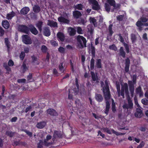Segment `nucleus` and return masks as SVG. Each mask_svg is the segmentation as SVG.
<instances>
[{
  "label": "nucleus",
  "mask_w": 148,
  "mask_h": 148,
  "mask_svg": "<svg viewBox=\"0 0 148 148\" xmlns=\"http://www.w3.org/2000/svg\"><path fill=\"white\" fill-rule=\"evenodd\" d=\"M64 135L63 133L60 131H55L53 135V141L50 142L49 140H51V137L50 135H47L46 137V139H45L43 142L41 140H40V142L38 145V148H42V145L48 146L51 144L55 140H57L58 138H61L63 137Z\"/></svg>",
  "instance_id": "obj_1"
},
{
  "label": "nucleus",
  "mask_w": 148,
  "mask_h": 148,
  "mask_svg": "<svg viewBox=\"0 0 148 148\" xmlns=\"http://www.w3.org/2000/svg\"><path fill=\"white\" fill-rule=\"evenodd\" d=\"M101 85L106 100V106L105 113L107 114L109 109L110 105L108 100L110 99V97L108 81H105V84L103 82H101Z\"/></svg>",
  "instance_id": "obj_2"
},
{
  "label": "nucleus",
  "mask_w": 148,
  "mask_h": 148,
  "mask_svg": "<svg viewBox=\"0 0 148 148\" xmlns=\"http://www.w3.org/2000/svg\"><path fill=\"white\" fill-rule=\"evenodd\" d=\"M121 85V93L120 85L117 82L116 83V87L119 96H120V95H121L122 96L123 98H124L125 93L127 95H128V85L127 83H125L122 84Z\"/></svg>",
  "instance_id": "obj_3"
},
{
  "label": "nucleus",
  "mask_w": 148,
  "mask_h": 148,
  "mask_svg": "<svg viewBox=\"0 0 148 148\" xmlns=\"http://www.w3.org/2000/svg\"><path fill=\"white\" fill-rule=\"evenodd\" d=\"M128 104H125L123 106V108L126 110L127 115H128L130 113V111L132 109L133 105L132 101L130 97L128 98Z\"/></svg>",
  "instance_id": "obj_4"
},
{
  "label": "nucleus",
  "mask_w": 148,
  "mask_h": 148,
  "mask_svg": "<svg viewBox=\"0 0 148 148\" xmlns=\"http://www.w3.org/2000/svg\"><path fill=\"white\" fill-rule=\"evenodd\" d=\"M88 1L90 4L92 5L93 10H97L100 9V6L97 1L95 0H88Z\"/></svg>",
  "instance_id": "obj_5"
},
{
  "label": "nucleus",
  "mask_w": 148,
  "mask_h": 148,
  "mask_svg": "<svg viewBox=\"0 0 148 148\" xmlns=\"http://www.w3.org/2000/svg\"><path fill=\"white\" fill-rule=\"evenodd\" d=\"M22 41L26 44H31L32 43L30 37L27 35L22 36Z\"/></svg>",
  "instance_id": "obj_6"
},
{
  "label": "nucleus",
  "mask_w": 148,
  "mask_h": 148,
  "mask_svg": "<svg viewBox=\"0 0 148 148\" xmlns=\"http://www.w3.org/2000/svg\"><path fill=\"white\" fill-rule=\"evenodd\" d=\"M77 40L82 47H83L82 42L85 47H86V39L82 36L79 35L77 37Z\"/></svg>",
  "instance_id": "obj_7"
},
{
  "label": "nucleus",
  "mask_w": 148,
  "mask_h": 148,
  "mask_svg": "<svg viewBox=\"0 0 148 148\" xmlns=\"http://www.w3.org/2000/svg\"><path fill=\"white\" fill-rule=\"evenodd\" d=\"M103 130L105 132H106L107 133L109 134H111L112 133H114L117 136L123 135L125 134L122 133L117 132L114 131V130L113 129L110 130L107 128H104Z\"/></svg>",
  "instance_id": "obj_8"
},
{
  "label": "nucleus",
  "mask_w": 148,
  "mask_h": 148,
  "mask_svg": "<svg viewBox=\"0 0 148 148\" xmlns=\"http://www.w3.org/2000/svg\"><path fill=\"white\" fill-rule=\"evenodd\" d=\"M18 30L21 32L26 34H28L29 32V29L26 26L21 25L19 26Z\"/></svg>",
  "instance_id": "obj_9"
},
{
  "label": "nucleus",
  "mask_w": 148,
  "mask_h": 148,
  "mask_svg": "<svg viewBox=\"0 0 148 148\" xmlns=\"http://www.w3.org/2000/svg\"><path fill=\"white\" fill-rule=\"evenodd\" d=\"M148 20L147 18L144 17H142L140 19V21L139 20L136 23V25L138 27H140L141 25H143V22H146Z\"/></svg>",
  "instance_id": "obj_10"
},
{
  "label": "nucleus",
  "mask_w": 148,
  "mask_h": 148,
  "mask_svg": "<svg viewBox=\"0 0 148 148\" xmlns=\"http://www.w3.org/2000/svg\"><path fill=\"white\" fill-rule=\"evenodd\" d=\"M132 82L131 81H128V84L130 86V91L131 93V95L132 97L133 96L134 88L133 85L132 84Z\"/></svg>",
  "instance_id": "obj_11"
},
{
  "label": "nucleus",
  "mask_w": 148,
  "mask_h": 148,
  "mask_svg": "<svg viewBox=\"0 0 148 148\" xmlns=\"http://www.w3.org/2000/svg\"><path fill=\"white\" fill-rule=\"evenodd\" d=\"M135 116L138 117H140L143 116L141 109L140 108H137L135 114Z\"/></svg>",
  "instance_id": "obj_12"
},
{
  "label": "nucleus",
  "mask_w": 148,
  "mask_h": 148,
  "mask_svg": "<svg viewBox=\"0 0 148 148\" xmlns=\"http://www.w3.org/2000/svg\"><path fill=\"white\" fill-rule=\"evenodd\" d=\"M47 25L51 27H55L57 26V23L56 22L53 21L48 20Z\"/></svg>",
  "instance_id": "obj_13"
},
{
  "label": "nucleus",
  "mask_w": 148,
  "mask_h": 148,
  "mask_svg": "<svg viewBox=\"0 0 148 148\" xmlns=\"http://www.w3.org/2000/svg\"><path fill=\"white\" fill-rule=\"evenodd\" d=\"M58 40L63 41L64 39V36L63 34L61 32H59L57 34Z\"/></svg>",
  "instance_id": "obj_14"
},
{
  "label": "nucleus",
  "mask_w": 148,
  "mask_h": 148,
  "mask_svg": "<svg viewBox=\"0 0 148 148\" xmlns=\"http://www.w3.org/2000/svg\"><path fill=\"white\" fill-rule=\"evenodd\" d=\"M68 32L70 36H73L75 34L76 31L74 28L69 27L68 29Z\"/></svg>",
  "instance_id": "obj_15"
},
{
  "label": "nucleus",
  "mask_w": 148,
  "mask_h": 148,
  "mask_svg": "<svg viewBox=\"0 0 148 148\" xmlns=\"http://www.w3.org/2000/svg\"><path fill=\"white\" fill-rule=\"evenodd\" d=\"M47 113L51 115L56 116L57 115L56 111L53 109H49L47 110Z\"/></svg>",
  "instance_id": "obj_16"
},
{
  "label": "nucleus",
  "mask_w": 148,
  "mask_h": 148,
  "mask_svg": "<svg viewBox=\"0 0 148 148\" xmlns=\"http://www.w3.org/2000/svg\"><path fill=\"white\" fill-rule=\"evenodd\" d=\"M46 125V123L45 122H41L37 124L36 127L39 129H42Z\"/></svg>",
  "instance_id": "obj_17"
},
{
  "label": "nucleus",
  "mask_w": 148,
  "mask_h": 148,
  "mask_svg": "<svg viewBox=\"0 0 148 148\" xmlns=\"http://www.w3.org/2000/svg\"><path fill=\"white\" fill-rule=\"evenodd\" d=\"M29 8L28 7H25L23 8L21 10L20 12L23 14H27L29 11Z\"/></svg>",
  "instance_id": "obj_18"
},
{
  "label": "nucleus",
  "mask_w": 148,
  "mask_h": 148,
  "mask_svg": "<svg viewBox=\"0 0 148 148\" xmlns=\"http://www.w3.org/2000/svg\"><path fill=\"white\" fill-rule=\"evenodd\" d=\"M2 25L3 27L5 29H8L10 26V24L7 20H4L2 22Z\"/></svg>",
  "instance_id": "obj_19"
},
{
  "label": "nucleus",
  "mask_w": 148,
  "mask_h": 148,
  "mask_svg": "<svg viewBox=\"0 0 148 148\" xmlns=\"http://www.w3.org/2000/svg\"><path fill=\"white\" fill-rule=\"evenodd\" d=\"M29 29L31 32L34 35H36L38 33V32L36 29L33 26L31 25L29 26Z\"/></svg>",
  "instance_id": "obj_20"
},
{
  "label": "nucleus",
  "mask_w": 148,
  "mask_h": 148,
  "mask_svg": "<svg viewBox=\"0 0 148 148\" xmlns=\"http://www.w3.org/2000/svg\"><path fill=\"white\" fill-rule=\"evenodd\" d=\"M136 94H138L140 97L143 96V92L142 91L140 87H139L136 89Z\"/></svg>",
  "instance_id": "obj_21"
},
{
  "label": "nucleus",
  "mask_w": 148,
  "mask_h": 148,
  "mask_svg": "<svg viewBox=\"0 0 148 148\" xmlns=\"http://www.w3.org/2000/svg\"><path fill=\"white\" fill-rule=\"evenodd\" d=\"M73 16L75 18H78L82 15L81 12L78 11H75L73 13Z\"/></svg>",
  "instance_id": "obj_22"
},
{
  "label": "nucleus",
  "mask_w": 148,
  "mask_h": 148,
  "mask_svg": "<svg viewBox=\"0 0 148 148\" xmlns=\"http://www.w3.org/2000/svg\"><path fill=\"white\" fill-rule=\"evenodd\" d=\"M58 20L59 22L68 24L69 23V21L62 17H60L58 18Z\"/></svg>",
  "instance_id": "obj_23"
},
{
  "label": "nucleus",
  "mask_w": 148,
  "mask_h": 148,
  "mask_svg": "<svg viewBox=\"0 0 148 148\" xmlns=\"http://www.w3.org/2000/svg\"><path fill=\"white\" fill-rule=\"evenodd\" d=\"M92 77L93 81H96L97 82H99V80L98 79L97 75H96L93 72H91Z\"/></svg>",
  "instance_id": "obj_24"
},
{
  "label": "nucleus",
  "mask_w": 148,
  "mask_h": 148,
  "mask_svg": "<svg viewBox=\"0 0 148 148\" xmlns=\"http://www.w3.org/2000/svg\"><path fill=\"white\" fill-rule=\"evenodd\" d=\"M89 21L91 23H92L95 27H96L97 26L96 20L95 18L90 17Z\"/></svg>",
  "instance_id": "obj_25"
},
{
  "label": "nucleus",
  "mask_w": 148,
  "mask_h": 148,
  "mask_svg": "<svg viewBox=\"0 0 148 148\" xmlns=\"http://www.w3.org/2000/svg\"><path fill=\"white\" fill-rule=\"evenodd\" d=\"M95 99L99 102L103 100V97L101 95L99 94H96Z\"/></svg>",
  "instance_id": "obj_26"
},
{
  "label": "nucleus",
  "mask_w": 148,
  "mask_h": 148,
  "mask_svg": "<svg viewBox=\"0 0 148 148\" xmlns=\"http://www.w3.org/2000/svg\"><path fill=\"white\" fill-rule=\"evenodd\" d=\"M15 14L13 12L11 13L8 14L6 16V18L8 20L11 19L13 17L15 16Z\"/></svg>",
  "instance_id": "obj_27"
},
{
  "label": "nucleus",
  "mask_w": 148,
  "mask_h": 148,
  "mask_svg": "<svg viewBox=\"0 0 148 148\" xmlns=\"http://www.w3.org/2000/svg\"><path fill=\"white\" fill-rule=\"evenodd\" d=\"M44 33L45 35L47 36H49L51 34L49 29L47 27L44 29Z\"/></svg>",
  "instance_id": "obj_28"
},
{
  "label": "nucleus",
  "mask_w": 148,
  "mask_h": 148,
  "mask_svg": "<svg viewBox=\"0 0 148 148\" xmlns=\"http://www.w3.org/2000/svg\"><path fill=\"white\" fill-rule=\"evenodd\" d=\"M87 28L88 32L90 34H92L94 30L93 27L91 25L89 24L87 26Z\"/></svg>",
  "instance_id": "obj_29"
},
{
  "label": "nucleus",
  "mask_w": 148,
  "mask_h": 148,
  "mask_svg": "<svg viewBox=\"0 0 148 148\" xmlns=\"http://www.w3.org/2000/svg\"><path fill=\"white\" fill-rule=\"evenodd\" d=\"M27 68L25 64L23 63L21 67V72L22 73H24L27 70Z\"/></svg>",
  "instance_id": "obj_30"
},
{
  "label": "nucleus",
  "mask_w": 148,
  "mask_h": 148,
  "mask_svg": "<svg viewBox=\"0 0 148 148\" xmlns=\"http://www.w3.org/2000/svg\"><path fill=\"white\" fill-rule=\"evenodd\" d=\"M33 10L35 12H38L40 10V7L39 6L35 5L33 7Z\"/></svg>",
  "instance_id": "obj_31"
},
{
  "label": "nucleus",
  "mask_w": 148,
  "mask_h": 148,
  "mask_svg": "<svg viewBox=\"0 0 148 148\" xmlns=\"http://www.w3.org/2000/svg\"><path fill=\"white\" fill-rule=\"evenodd\" d=\"M42 24V22L41 21H40L38 22L36 24V27L40 31H41L42 30L41 27Z\"/></svg>",
  "instance_id": "obj_32"
},
{
  "label": "nucleus",
  "mask_w": 148,
  "mask_h": 148,
  "mask_svg": "<svg viewBox=\"0 0 148 148\" xmlns=\"http://www.w3.org/2000/svg\"><path fill=\"white\" fill-rule=\"evenodd\" d=\"M107 2L112 6L115 8V1L114 0H107Z\"/></svg>",
  "instance_id": "obj_33"
},
{
  "label": "nucleus",
  "mask_w": 148,
  "mask_h": 148,
  "mask_svg": "<svg viewBox=\"0 0 148 148\" xmlns=\"http://www.w3.org/2000/svg\"><path fill=\"white\" fill-rule=\"evenodd\" d=\"M5 43L8 48V51H9V49L10 47V44L8 40V38H6L5 39Z\"/></svg>",
  "instance_id": "obj_34"
},
{
  "label": "nucleus",
  "mask_w": 148,
  "mask_h": 148,
  "mask_svg": "<svg viewBox=\"0 0 148 148\" xmlns=\"http://www.w3.org/2000/svg\"><path fill=\"white\" fill-rule=\"evenodd\" d=\"M96 65L98 68H101V60L100 59H99L97 60Z\"/></svg>",
  "instance_id": "obj_35"
},
{
  "label": "nucleus",
  "mask_w": 148,
  "mask_h": 148,
  "mask_svg": "<svg viewBox=\"0 0 148 148\" xmlns=\"http://www.w3.org/2000/svg\"><path fill=\"white\" fill-rule=\"evenodd\" d=\"M120 53L121 56H122L123 58L125 57V53L123 51V48L122 47H121L120 49Z\"/></svg>",
  "instance_id": "obj_36"
},
{
  "label": "nucleus",
  "mask_w": 148,
  "mask_h": 148,
  "mask_svg": "<svg viewBox=\"0 0 148 148\" xmlns=\"http://www.w3.org/2000/svg\"><path fill=\"white\" fill-rule=\"evenodd\" d=\"M77 32L79 34H82L83 33V31L81 27H77L76 28Z\"/></svg>",
  "instance_id": "obj_37"
},
{
  "label": "nucleus",
  "mask_w": 148,
  "mask_h": 148,
  "mask_svg": "<svg viewBox=\"0 0 148 148\" xmlns=\"http://www.w3.org/2000/svg\"><path fill=\"white\" fill-rule=\"evenodd\" d=\"M83 6L80 4H78L75 6V9H77L79 10H82V9Z\"/></svg>",
  "instance_id": "obj_38"
},
{
  "label": "nucleus",
  "mask_w": 148,
  "mask_h": 148,
  "mask_svg": "<svg viewBox=\"0 0 148 148\" xmlns=\"http://www.w3.org/2000/svg\"><path fill=\"white\" fill-rule=\"evenodd\" d=\"M141 102L144 105H148V100L146 99H142Z\"/></svg>",
  "instance_id": "obj_39"
},
{
  "label": "nucleus",
  "mask_w": 148,
  "mask_h": 148,
  "mask_svg": "<svg viewBox=\"0 0 148 148\" xmlns=\"http://www.w3.org/2000/svg\"><path fill=\"white\" fill-rule=\"evenodd\" d=\"M3 66L5 67V68L6 69L7 71H8V73H9V72L10 71V69L9 67L7 65L6 63H4L3 64Z\"/></svg>",
  "instance_id": "obj_40"
},
{
  "label": "nucleus",
  "mask_w": 148,
  "mask_h": 148,
  "mask_svg": "<svg viewBox=\"0 0 148 148\" xmlns=\"http://www.w3.org/2000/svg\"><path fill=\"white\" fill-rule=\"evenodd\" d=\"M59 51L61 53H64L65 52V49L64 47H60L58 48Z\"/></svg>",
  "instance_id": "obj_41"
},
{
  "label": "nucleus",
  "mask_w": 148,
  "mask_h": 148,
  "mask_svg": "<svg viewBox=\"0 0 148 148\" xmlns=\"http://www.w3.org/2000/svg\"><path fill=\"white\" fill-rule=\"evenodd\" d=\"M105 8L107 11H110V6L107 3L105 4Z\"/></svg>",
  "instance_id": "obj_42"
},
{
  "label": "nucleus",
  "mask_w": 148,
  "mask_h": 148,
  "mask_svg": "<svg viewBox=\"0 0 148 148\" xmlns=\"http://www.w3.org/2000/svg\"><path fill=\"white\" fill-rule=\"evenodd\" d=\"M112 24H110L109 27H108L109 32L110 35L111 36L112 35V34L113 33V32L112 30Z\"/></svg>",
  "instance_id": "obj_43"
},
{
  "label": "nucleus",
  "mask_w": 148,
  "mask_h": 148,
  "mask_svg": "<svg viewBox=\"0 0 148 148\" xmlns=\"http://www.w3.org/2000/svg\"><path fill=\"white\" fill-rule=\"evenodd\" d=\"M41 50L42 52H46L47 50V48L45 46L43 45L41 47Z\"/></svg>",
  "instance_id": "obj_44"
},
{
  "label": "nucleus",
  "mask_w": 148,
  "mask_h": 148,
  "mask_svg": "<svg viewBox=\"0 0 148 148\" xmlns=\"http://www.w3.org/2000/svg\"><path fill=\"white\" fill-rule=\"evenodd\" d=\"M125 116H124L121 114H120L119 115L118 120L119 121H122L123 119L125 118Z\"/></svg>",
  "instance_id": "obj_45"
},
{
  "label": "nucleus",
  "mask_w": 148,
  "mask_h": 148,
  "mask_svg": "<svg viewBox=\"0 0 148 148\" xmlns=\"http://www.w3.org/2000/svg\"><path fill=\"white\" fill-rule=\"evenodd\" d=\"M134 100L135 104L137 106V107L138 108H140V106L138 103V101H137L136 97H134Z\"/></svg>",
  "instance_id": "obj_46"
},
{
  "label": "nucleus",
  "mask_w": 148,
  "mask_h": 148,
  "mask_svg": "<svg viewBox=\"0 0 148 148\" xmlns=\"http://www.w3.org/2000/svg\"><path fill=\"white\" fill-rule=\"evenodd\" d=\"M109 48L110 49L116 51L117 50V47L114 45H112L109 46Z\"/></svg>",
  "instance_id": "obj_47"
},
{
  "label": "nucleus",
  "mask_w": 148,
  "mask_h": 148,
  "mask_svg": "<svg viewBox=\"0 0 148 148\" xmlns=\"http://www.w3.org/2000/svg\"><path fill=\"white\" fill-rule=\"evenodd\" d=\"M59 67L60 71L62 72H63L64 69L63 66V63H62L60 64Z\"/></svg>",
  "instance_id": "obj_48"
},
{
  "label": "nucleus",
  "mask_w": 148,
  "mask_h": 148,
  "mask_svg": "<svg viewBox=\"0 0 148 148\" xmlns=\"http://www.w3.org/2000/svg\"><path fill=\"white\" fill-rule=\"evenodd\" d=\"M94 61L93 59H92L90 61V68L91 69H92L94 67Z\"/></svg>",
  "instance_id": "obj_49"
},
{
  "label": "nucleus",
  "mask_w": 148,
  "mask_h": 148,
  "mask_svg": "<svg viewBox=\"0 0 148 148\" xmlns=\"http://www.w3.org/2000/svg\"><path fill=\"white\" fill-rule=\"evenodd\" d=\"M25 56V53L23 52H22L20 55V59L21 60H23L24 59Z\"/></svg>",
  "instance_id": "obj_50"
},
{
  "label": "nucleus",
  "mask_w": 148,
  "mask_h": 148,
  "mask_svg": "<svg viewBox=\"0 0 148 148\" xmlns=\"http://www.w3.org/2000/svg\"><path fill=\"white\" fill-rule=\"evenodd\" d=\"M124 45L125 47L127 52V53H129V50L128 45L126 43H124Z\"/></svg>",
  "instance_id": "obj_51"
},
{
  "label": "nucleus",
  "mask_w": 148,
  "mask_h": 148,
  "mask_svg": "<svg viewBox=\"0 0 148 148\" xmlns=\"http://www.w3.org/2000/svg\"><path fill=\"white\" fill-rule=\"evenodd\" d=\"M26 81V79H18L17 80V82L19 83H25Z\"/></svg>",
  "instance_id": "obj_52"
},
{
  "label": "nucleus",
  "mask_w": 148,
  "mask_h": 148,
  "mask_svg": "<svg viewBox=\"0 0 148 148\" xmlns=\"http://www.w3.org/2000/svg\"><path fill=\"white\" fill-rule=\"evenodd\" d=\"M6 134L7 135L9 136L10 137L14 135V133L10 131L6 132Z\"/></svg>",
  "instance_id": "obj_53"
},
{
  "label": "nucleus",
  "mask_w": 148,
  "mask_h": 148,
  "mask_svg": "<svg viewBox=\"0 0 148 148\" xmlns=\"http://www.w3.org/2000/svg\"><path fill=\"white\" fill-rule=\"evenodd\" d=\"M97 18L99 20V22L101 23L103 22V18L102 16H97Z\"/></svg>",
  "instance_id": "obj_54"
},
{
  "label": "nucleus",
  "mask_w": 148,
  "mask_h": 148,
  "mask_svg": "<svg viewBox=\"0 0 148 148\" xmlns=\"http://www.w3.org/2000/svg\"><path fill=\"white\" fill-rule=\"evenodd\" d=\"M50 42L51 44L53 46H56L58 45L57 43L56 42V41L53 40H51L50 41Z\"/></svg>",
  "instance_id": "obj_55"
},
{
  "label": "nucleus",
  "mask_w": 148,
  "mask_h": 148,
  "mask_svg": "<svg viewBox=\"0 0 148 148\" xmlns=\"http://www.w3.org/2000/svg\"><path fill=\"white\" fill-rule=\"evenodd\" d=\"M14 63L12 60H10L8 62V65L9 66H12L14 65Z\"/></svg>",
  "instance_id": "obj_56"
},
{
  "label": "nucleus",
  "mask_w": 148,
  "mask_h": 148,
  "mask_svg": "<svg viewBox=\"0 0 148 148\" xmlns=\"http://www.w3.org/2000/svg\"><path fill=\"white\" fill-rule=\"evenodd\" d=\"M123 15H121L117 17V19L119 21H121L123 19Z\"/></svg>",
  "instance_id": "obj_57"
},
{
  "label": "nucleus",
  "mask_w": 148,
  "mask_h": 148,
  "mask_svg": "<svg viewBox=\"0 0 148 148\" xmlns=\"http://www.w3.org/2000/svg\"><path fill=\"white\" fill-rule=\"evenodd\" d=\"M136 78V75H134L132 77V81L134 84L135 83Z\"/></svg>",
  "instance_id": "obj_58"
},
{
  "label": "nucleus",
  "mask_w": 148,
  "mask_h": 148,
  "mask_svg": "<svg viewBox=\"0 0 148 148\" xmlns=\"http://www.w3.org/2000/svg\"><path fill=\"white\" fill-rule=\"evenodd\" d=\"M100 135L101 136L102 138H103L104 137L105 135L104 134H102L101 131H99L98 132V136Z\"/></svg>",
  "instance_id": "obj_59"
},
{
  "label": "nucleus",
  "mask_w": 148,
  "mask_h": 148,
  "mask_svg": "<svg viewBox=\"0 0 148 148\" xmlns=\"http://www.w3.org/2000/svg\"><path fill=\"white\" fill-rule=\"evenodd\" d=\"M131 39L132 42H134L136 39L135 36L134 34H132L131 35Z\"/></svg>",
  "instance_id": "obj_60"
},
{
  "label": "nucleus",
  "mask_w": 148,
  "mask_h": 148,
  "mask_svg": "<svg viewBox=\"0 0 148 148\" xmlns=\"http://www.w3.org/2000/svg\"><path fill=\"white\" fill-rule=\"evenodd\" d=\"M130 61L128 58L126 59L125 61V65H130Z\"/></svg>",
  "instance_id": "obj_61"
},
{
  "label": "nucleus",
  "mask_w": 148,
  "mask_h": 148,
  "mask_svg": "<svg viewBox=\"0 0 148 148\" xmlns=\"http://www.w3.org/2000/svg\"><path fill=\"white\" fill-rule=\"evenodd\" d=\"M144 143L143 142H142L137 147V148H141L144 146Z\"/></svg>",
  "instance_id": "obj_62"
},
{
  "label": "nucleus",
  "mask_w": 148,
  "mask_h": 148,
  "mask_svg": "<svg viewBox=\"0 0 148 148\" xmlns=\"http://www.w3.org/2000/svg\"><path fill=\"white\" fill-rule=\"evenodd\" d=\"M32 78V75H31L29 74L27 77V80L31 82V79Z\"/></svg>",
  "instance_id": "obj_63"
},
{
  "label": "nucleus",
  "mask_w": 148,
  "mask_h": 148,
  "mask_svg": "<svg viewBox=\"0 0 148 148\" xmlns=\"http://www.w3.org/2000/svg\"><path fill=\"white\" fill-rule=\"evenodd\" d=\"M31 109V106H29L26 109L25 112H27L28 111L30 110Z\"/></svg>",
  "instance_id": "obj_64"
}]
</instances>
